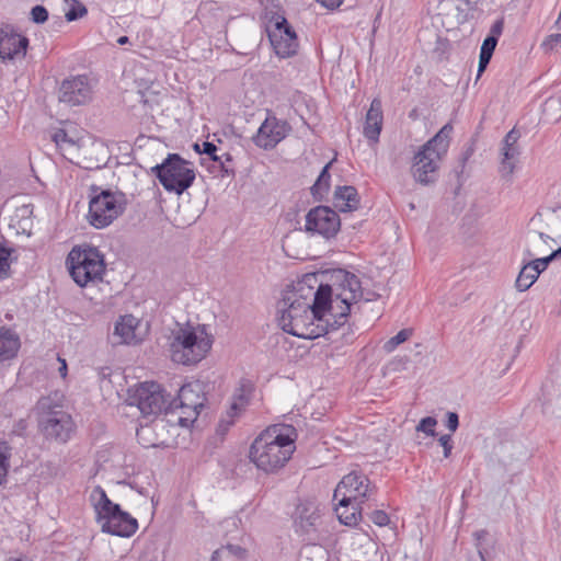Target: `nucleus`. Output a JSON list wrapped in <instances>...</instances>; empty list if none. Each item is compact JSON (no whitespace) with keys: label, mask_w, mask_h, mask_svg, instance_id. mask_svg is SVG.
<instances>
[{"label":"nucleus","mask_w":561,"mask_h":561,"mask_svg":"<svg viewBox=\"0 0 561 561\" xmlns=\"http://www.w3.org/2000/svg\"><path fill=\"white\" fill-rule=\"evenodd\" d=\"M127 43H129V37L128 36L124 35V36H121V37L117 38V44H119V45H125Z\"/></svg>","instance_id":"obj_53"},{"label":"nucleus","mask_w":561,"mask_h":561,"mask_svg":"<svg viewBox=\"0 0 561 561\" xmlns=\"http://www.w3.org/2000/svg\"><path fill=\"white\" fill-rule=\"evenodd\" d=\"M370 519L377 526H386L389 523V516L383 511H374L370 515Z\"/></svg>","instance_id":"obj_42"},{"label":"nucleus","mask_w":561,"mask_h":561,"mask_svg":"<svg viewBox=\"0 0 561 561\" xmlns=\"http://www.w3.org/2000/svg\"><path fill=\"white\" fill-rule=\"evenodd\" d=\"M330 165H331V163H328L327 165L323 167L316 183L311 187L312 195L316 198H322L323 194L327 193L329 190V182H330V178H331V175L329 173Z\"/></svg>","instance_id":"obj_30"},{"label":"nucleus","mask_w":561,"mask_h":561,"mask_svg":"<svg viewBox=\"0 0 561 561\" xmlns=\"http://www.w3.org/2000/svg\"><path fill=\"white\" fill-rule=\"evenodd\" d=\"M277 311L278 325L294 336L306 337L308 328L314 320L325 323V332L333 331L328 325L329 313L324 305H319L318 294L312 304L300 301L295 294H285Z\"/></svg>","instance_id":"obj_3"},{"label":"nucleus","mask_w":561,"mask_h":561,"mask_svg":"<svg viewBox=\"0 0 561 561\" xmlns=\"http://www.w3.org/2000/svg\"><path fill=\"white\" fill-rule=\"evenodd\" d=\"M376 488L369 479L358 471L344 476L334 490L333 500L341 506L346 504H363L375 493Z\"/></svg>","instance_id":"obj_11"},{"label":"nucleus","mask_w":561,"mask_h":561,"mask_svg":"<svg viewBox=\"0 0 561 561\" xmlns=\"http://www.w3.org/2000/svg\"><path fill=\"white\" fill-rule=\"evenodd\" d=\"M360 504H346V506H341L337 502L335 506V512L339 520L346 526L356 525L358 517L360 516Z\"/></svg>","instance_id":"obj_28"},{"label":"nucleus","mask_w":561,"mask_h":561,"mask_svg":"<svg viewBox=\"0 0 561 561\" xmlns=\"http://www.w3.org/2000/svg\"><path fill=\"white\" fill-rule=\"evenodd\" d=\"M504 23L503 20H497L493 23L490 28L488 36H494L497 41L503 32Z\"/></svg>","instance_id":"obj_45"},{"label":"nucleus","mask_w":561,"mask_h":561,"mask_svg":"<svg viewBox=\"0 0 561 561\" xmlns=\"http://www.w3.org/2000/svg\"><path fill=\"white\" fill-rule=\"evenodd\" d=\"M295 428L286 425H272L264 430L252 443L250 460L259 470L275 473L290 459L296 449Z\"/></svg>","instance_id":"obj_2"},{"label":"nucleus","mask_w":561,"mask_h":561,"mask_svg":"<svg viewBox=\"0 0 561 561\" xmlns=\"http://www.w3.org/2000/svg\"><path fill=\"white\" fill-rule=\"evenodd\" d=\"M453 126L445 124L440 130L424 144L414 154L412 174L416 182L422 185L434 183L437 178V170L443 157L447 153Z\"/></svg>","instance_id":"obj_6"},{"label":"nucleus","mask_w":561,"mask_h":561,"mask_svg":"<svg viewBox=\"0 0 561 561\" xmlns=\"http://www.w3.org/2000/svg\"><path fill=\"white\" fill-rule=\"evenodd\" d=\"M31 21L35 24H43L48 20L49 13L42 4H36L31 9Z\"/></svg>","instance_id":"obj_36"},{"label":"nucleus","mask_w":561,"mask_h":561,"mask_svg":"<svg viewBox=\"0 0 561 561\" xmlns=\"http://www.w3.org/2000/svg\"><path fill=\"white\" fill-rule=\"evenodd\" d=\"M89 500L103 533L128 538L137 531V519L113 503L100 485L91 491Z\"/></svg>","instance_id":"obj_5"},{"label":"nucleus","mask_w":561,"mask_h":561,"mask_svg":"<svg viewBox=\"0 0 561 561\" xmlns=\"http://www.w3.org/2000/svg\"><path fill=\"white\" fill-rule=\"evenodd\" d=\"M64 400L65 397L59 391H55L48 396L39 398L36 403L38 420L47 419L48 416H53L55 413H68L64 410Z\"/></svg>","instance_id":"obj_20"},{"label":"nucleus","mask_w":561,"mask_h":561,"mask_svg":"<svg viewBox=\"0 0 561 561\" xmlns=\"http://www.w3.org/2000/svg\"><path fill=\"white\" fill-rule=\"evenodd\" d=\"M293 102L294 103H297V104H304V105H307L309 100L307 99V95L302 94L301 92L299 91H296L294 96H293Z\"/></svg>","instance_id":"obj_49"},{"label":"nucleus","mask_w":561,"mask_h":561,"mask_svg":"<svg viewBox=\"0 0 561 561\" xmlns=\"http://www.w3.org/2000/svg\"><path fill=\"white\" fill-rule=\"evenodd\" d=\"M314 283H317L316 275L308 274L294 286L293 290L287 291L286 294H295L300 301H308L309 304H312L314 296L317 295V290H313Z\"/></svg>","instance_id":"obj_26"},{"label":"nucleus","mask_w":561,"mask_h":561,"mask_svg":"<svg viewBox=\"0 0 561 561\" xmlns=\"http://www.w3.org/2000/svg\"><path fill=\"white\" fill-rule=\"evenodd\" d=\"M171 393L157 382H144L128 391V404L139 409L144 416H157L164 412L171 415Z\"/></svg>","instance_id":"obj_9"},{"label":"nucleus","mask_w":561,"mask_h":561,"mask_svg":"<svg viewBox=\"0 0 561 561\" xmlns=\"http://www.w3.org/2000/svg\"><path fill=\"white\" fill-rule=\"evenodd\" d=\"M539 277L538 270H535L533 264H525L520 270L517 278H516V288L519 291H525L537 280Z\"/></svg>","instance_id":"obj_29"},{"label":"nucleus","mask_w":561,"mask_h":561,"mask_svg":"<svg viewBox=\"0 0 561 561\" xmlns=\"http://www.w3.org/2000/svg\"><path fill=\"white\" fill-rule=\"evenodd\" d=\"M440 446L444 448V457L448 458L450 456L451 449H453V439L451 435L445 434L442 435L438 439Z\"/></svg>","instance_id":"obj_43"},{"label":"nucleus","mask_w":561,"mask_h":561,"mask_svg":"<svg viewBox=\"0 0 561 561\" xmlns=\"http://www.w3.org/2000/svg\"><path fill=\"white\" fill-rule=\"evenodd\" d=\"M58 360L60 362V367H59V374L62 378H65L67 376V363L65 359L62 358H58Z\"/></svg>","instance_id":"obj_51"},{"label":"nucleus","mask_w":561,"mask_h":561,"mask_svg":"<svg viewBox=\"0 0 561 561\" xmlns=\"http://www.w3.org/2000/svg\"><path fill=\"white\" fill-rule=\"evenodd\" d=\"M224 554H225V549L219 548L213 552V554L210 557V561H221Z\"/></svg>","instance_id":"obj_50"},{"label":"nucleus","mask_w":561,"mask_h":561,"mask_svg":"<svg viewBox=\"0 0 561 561\" xmlns=\"http://www.w3.org/2000/svg\"><path fill=\"white\" fill-rule=\"evenodd\" d=\"M334 207L341 213L353 211L359 206V197L354 186H337L333 198Z\"/></svg>","instance_id":"obj_21"},{"label":"nucleus","mask_w":561,"mask_h":561,"mask_svg":"<svg viewBox=\"0 0 561 561\" xmlns=\"http://www.w3.org/2000/svg\"><path fill=\"white\" fill-rule=\"evenodd\" d=\"M11 249L0 242V279H5L11 275Z\"/></svg>","instance_id":"obj_33"},{"label":"nucleus","mask_w":561,"mask_h":561,"mask_svg":"<svg viewBox=\"0 0 561 561\" xmlns=\"http://www.w3.org/2000/svg\"><path fill=\"white\" fill-rule=\"evenodd\" d=\"M412 329H402L394 336L390 337L382 345L386 353H392L400 344L404 343L412 336Z\"/></svg>","instance_id":"obj_32"},{"label":"nucleus","mask_w":561,"mask_h":561,"mask_svg":"<svg viewBox=\"0 0 561 561\" xmlns=\"http://www.w3.org/2000/svg\"><path fill=\"white\" fill-rule=\"evenodd\" d=\"M248 403V397L244 394L243 389H241V393L236 396L231 405L230 410L227 413V417H224L220 420L218 424V432L220 434L226 433L229 427L233 424V416L241 412Z\"/></svg>","instance_id":"obj_27"},{"label":"nucleus","mask_w":561,"mask_h":561,"mask_svg":"<svg viewBox=\"0 0 561 561\" xmlns=\"http://www.w3.org/2000/svg\"><path fill=\"white\" fill-rule=\"evenodd\" d=\"M561 44V33H554L546 37L541 43V48L548 53L553 50L558 45Z\"/></svg>","instance_id":"obj_38"},{"label":"nucleus","mask_w":561,"mask_h":561,"mask_svg":"<svg viewBox=\"0 0 561 561\" xmlns=\"http://www.w3.org/2000/svg\"><path fill=\"white\" fill-rule=\"evenodd\" d=\"M437 424V421L435 417L426 416L423 417L420 423L416 426V431L423 432L426 435L435 436V426Z\"/></svg>","instance_id":"obj_37"},{"label":"nucleus","mask_w":561,"mask_h":561,"mask_svg":"<svg viewBox=\"0 0 561 561\" xmlns=\"http://www.w3.org/2000/svg\"><path fill=\"white\" fill-rule=\"evenodd\" d=\"M446 427L450 432H456L459 426V416L456 412H447L446 414Z\"/></svg>","instance_id":"obj_44"},{"label":"nucleus","mask_w":561,"mask_h":561,"mask_svg":"<svg viewBox=\"0 0 561 561\" xmlns=\"http://www.w3.org/2000/svg\"><path fill=\"white\" fill-rule=\"evenodd\" d=\"M20 346L19 335L10 328L0 327V364L14 358Z\"/></svg>","instance_id":"obj_22"},{"label":"nucleus","mask_w":561,"mask_h":561,"mask_svg":"<svg viewBox=\"0 0 561 561\" xmlns=\"http://www.w3.org/2000/svg\"><path fill=\"white\" fill-rule=\"evenodd\" d=\"M317 2L329 10H334L342 4L343 0H317Z\"/></svg>","instance_id":"obj_47"},{"label":"nucleus","mask_w":561,"mask_h":561,"mask_svg":"<svg viewBox=\"0 0 561 561\" xmlns=\"http://www.w3.org/2000/svg\"><path fill=\"white\" fill-rule=\"evenodd\" d=\"M51 139L56 142V145H59L60 142H71V140L68 138L66 130L64 129L56 130L53 134Z\"/></svg>","instance_id":"obj_46"},{"label":"nucleus","mask_w":561,"mask_h":561,"mask_svg":"<svg viewBox=\"0 0 561 561\" xmlns=\"http://www.w3.org/2000/svg\"><path fill=\"white\" fill-rule=\"evenodd\" d=\"M221 548L225 549V554L232 556L238 559H244L247 557V550L239 545L228 543Z\"/></svg>","instance_id":"obj_40"},{"label":"nucleus","mask_w":561,"mask_h":561,"mask_svg":"<svg viewBox=\"0 0 561 561\" xmlns=\"http://www.w3.org/2000/svg\"><path fill=\"white\" fill-rule=\"evenodd\" d=\"M538 237H539V238H540L545 243H546L548 240H551V238H550L548 234L543 233V232H539V233H538Z\"/></svg>","instance_id":"obj_54"},{"label":"nucleus","mask_w":561,"mask_h":561,"mask_svg":"<svg viewBox=\"0 0 561 561\" xmlns=\"http://www.w3.org/2000/svg\"><path fill=\"white\" fill-rule=\"evenodd\" d=\"M328 274L330 283L317 288L318 301L329 313L328 325L337 330L346 323L352 305L363 297L362 285L355 274L343 268Z\"/></svg>","instance_id":"obj_1"},{"label":"nucleus","mask_w":561,"mask_h":561,"mask_svg":"<svg viewBox=\"0 0 561 561\" xmlns=\"http://www.w3.org/2000/svg\"><path fill=\"white\" fill-rule=\"evenodd\" d=\"M561 256V247L552 252V257L557 259Z\"/></svg>","instance_id":"obj_56"},{"label":"nucleus","mask_w":561,"mask_h":561,"mask_svg":"<svg viewBox=\"0 0 561 561\" xmlns=\"http://www.w3.org/2000/svg\"><path fill=\"white\" fill-rule=\"evenodd\" d=\"M371 106L380 105V101L378 99H374L370 103Z\"/></svg>","instance_id":"obj_58"},{"label":"nucleus","mask_w":561,"mask_h":561,"mask_svg":"<svg viewBox=\"0 0 561 561\" xmlns=\"http://www.w3.org/2000/svg\"><path fill=\"white\" fill-rule=\"evenodd\" d=\"M519 137V130L514 127L503 139L501 160V172L503 175H511L514 172L515 163L520 154V150L517 145Z\"/></svg>","instance_id":"obj_19"},{"label":"nucleus","mask_w":561,"mask_h":561,"mask_svg":"<svg viewBox=\"0 0 561 561\" xmlns=\"http://www.w3.org/2000/svg\"><path fill=\"white\" fill-rule=\"evenodd\" d=\"M30 41L12 28H0V58L3 61L24 58Z\"/></svg>","instance_id":"obj_18"},{"label":"nucleus","mask_w":561,"mask_h":561,"mask_svg":"<svg viewBox=\"0 0 561 561\" xmlns=\"http://www.w3.org/2000/svg\"><path fill=\"white\" fill-rule=\"evenodd\" d=\"M176 397L170 398L172 403L171 416H174L178 409L181 410L176 416L180 426L188 428L197 419L198 410L204 407V399L193 388V385H183L176 391Z\"/></svg>","instance_id":"obj_12"},{"label":"nucleus","mask_w":561,"mask_h":561,"mask_svg":"<svg viewBox=\"0 0 561 561\" xmlns=\"http://www.w3.org/2000/svg\"><path fill=\"white\" fill-rule=\"evenodd\" d=\"M194 150L198 153H203V146L201 147L198 144L194 145Z\"/></svg>","instance_id":"obj_57"},{"label":"nucleus","mask_w":561,"mask_h":561,"mask_svg":"<svg viewBox=\"0 0 561 561\" xmlns=\"http://www.w3.org/2000/svg\"><path fill=\"white\" fill-rule=\"evenodd\" d=\"M38 427L48 440L66 444L76 432V423L69 413H55L38 420Z\"/></svg>","instance_id":"obj_15"},{"label":"nucleus","mask_w":561,"mask_h":561,"mask_svg":"<svg viewBox=\"0 0 561 561\" xmlns=\"http://www.w3.org/2000/svg\"><path fill=\"white\" fill-rule=\"evenodd\" d=\"M64 2L69 5L65 12L68 22L77 21L88 14L87 7L78 0H64Z\"/></svg>","instance_id":"obj_31"},{"label":"nucleus","mask_w":561,"mask_h":561,"mask_svg":"<svg viewBox=\"0 0 561 561\" xmlns=\"http://www.w3.org/2000/svg\"><path fill=\"white\" fill-rule=\"evenodd\" d=\"M203 146V153L207 154L213 161L219 162L224 167L222 158L225 157L226 161H231V156L229 153H224L222 156H217V146L213 142L205 141L202 144Z\"/></svg>","instance_id":"obj_35"},{"label":"nucleus","mask_w":561,"mask_h":561,"mask_svg":"<svg viewBox=\"0 0 561 561\" xmlns=\"http://www.w3.org/2000/svg\"><path fill=\"white\" fill-rule=\"evenodd\" d=\"M124 196L111 191H102L89 204L90 224L96 229L107 227L124 211Z\"/></svg>","instance_id":"obj_10"},{"label":"nucleus","mask_w":561,"mask_h":561,"mask_svg":"<svg viewBox=\"0 0 561 561\" xmlns=\"http://www.w3.org/2000/svg\"><path fill=\"white\" fill-rule=\"evenodd\" d=\"M92 90L85 76H77L62 81L59 89V102L70 105H84L91 101Z\"/></svg>","instance_id":"obj_17"},{"label":"nucleus","mask_w":561,"mask_h":561,"mask_svg":"<svg viewBox=\"0 0 561 561\" xmlns=\"http://www.w3.org/2000/svg\"><path fill=\"white\" fill-rule=\"evenodd\" d=\"M290 126L275 116L267 115L253 137L255 145L263 149H273L289 133Z\"/></svg>","instance_id":"obj_16"},{"label":"nucleus","mask_w":561,"mask_h":561,"mask_svg":"<svg viewBox=\"0 0 561 561\" xmlns=\"http://www.w3.org/2000/svg\"><path fill=\"white\" fill-rule=\"evenodd\" d=\"M268 38L278 57L288 58L297 54L298 37L285 16L276 18L274 28L268 31Z\"/></svg>","instance_id":"obj_14"},{"label":"nucleus","mask_w":561,"mask_h":561,"mask_svg":"<svg viewBox=\"0 0 561 561\" xmlns=\"http://www.w3.org/2000/svg\"><path fill=\"white\" fill-rule=\"evenodd\" d=\"M485 535H486L485 530H480V531L474 533V536L477 537V539H481Z\"/></svg>","instance_id":"obj_55"},{"label":"nucleus","mask_w":561,"mask_h":561,"mask_svg":"<svg viewBox=\"0 0 561 561\" xmlns=\"http://www.w3.org/2000/svg\"><path fill=\"white\" fill-rule=\"evenodd\" d=\"M72 279L81 287L101 280L105 273L103 254L93 247H76L66 260Z\"/></svg>","instance_id":"obj_7"},{"label":"nucleus","mask_w":561,"mask_h":561,"mask_svg":"<svg viewBox=\"0 0 561 561\" xmlns=\"http://www.w3.org/2000/svg\"><path fill=\"white\" fill-rule=\"evenodd\" d=\"M163 188L178 195L183 194L194 182L195 171L191 162L178 153H169L161 162L151 168Z\"/></svg>","instance_id":"obj_8"},{"label":"nucleus","mask_w":561,"mask_h":561,"mask_svg":"<svg viewBox=\"0 0 561 561\" xmlns=\"http://www.w3.org/2000/svg\"><path fill=\"white\" fill-rule=\"evenodd\" d=\"M214 343L205 324L179 325L169 339L171 359L176 364L195 365L206 357Z\"/></svg>","instance_id":"obj_4"},{"label":"nucleus","mask_w":561,"mask_h":561,"mask_svg":"<svg viewBox=\"0 0 561 561\" xmlns=\"http://www.w3.org/2000/svg\"><path fill=\"white\" fill-rule=\"evenodd\" d=\"M383 114L381 107H368L363 128L364 136L373 142L379 140L382 129Z\"/></svg>","instance_id":"obj_23"},{"label":"nucleus","mask_w":561,"mask_h":561,"mask_svg":"<svg viewBox=\"0 0 561 561\" xmlns=\"http://www.w3.org/2000/svg\"><path fill=\"white\" fill-rule=\"evenodd\" d=\"M491 58H492L491 56L480 54V56H479V67H478V73L479 75L486 69L488 65L490 64Z\"/></svg>","instance_id":"obj_48"},{"label":"nucleus","mask_w":561,"mask_h":561,"mask_svg":"<svg viewBox=\"0 0 561 561\" xmlns=\"http://www.w3.org/2000/svg\"><path fill=\"white\" fill-rule=\"evenodd\" d=\"M473 153V147L469 146L462 153V162L465 163Z\"/></svg>","instance_id":"obj_52"},{"label":"nucleus","mask_w":561,"mask_h":561,"mask_svg":"<svg viewBox=\"0 0 561 561\" xmlns=\"http://www.w3.org/2000/svg\"><path fill=\"white\" fill-rule=\"evenodd\" d=\"M136 319L133 316L122 317L119 321L115 323L113 337L114 343L117 344H131L136 343Z\"/></svg>","instance_id":"obj_24"},{"label":"nucleus","mask_w":561,"mask_h":561,"mask_svg":"<svg viewBox=\"0 0 561 561\" xmlns=\"http://www.w3.org/2000/svg\"><path fill=\"white\" fill-rule=\"evenodd\" d=\"M10 448L5 443H0V485L7 481L9 471Z\"/></svg>","instance_id":"obj_34"},{"label":"nucleus","mask_w":561,"mask_h":561,"mask_svg":"<svg viewBox=\"0 0 561 561\" xmlns=\"http://www.w3.org/2000/svg\"><path fill=\"white\" fill-rule=\"evenodd\" d=\"M341 227V220L335 210L328 206H317L306 215L305 230L325 239L335 237Z\"/></svg>","instance_id":"obj_13"},{"label":"nucleus","mask_w":561,"mask_h":561,"mask_svg":"<svg viewBox=\"0 0 561 561\" xmlns=\"http://www.w3.org/2000/svg\"><path fill=\"white\" fill-rule=\"evenodd\" d=\"M319 518L320 515L318 512L313 511L311 513H307V510H305L295 520L296 533L308 536V539H313V534L317 531Z\"/></svg>","instance_id":"obj_25"},{"label":"nucleus","mask_w":561,"mask_h":561,"mask_svg":"<svg viewBox=\"0 0 561 561\" xmlns=\"http://www.w3.org/2000/svg\"><path fill=\"white\" fill-rule=\"evenodd\" d=\"M553 260L556 259L552 257L551 253L548 256L536 259L529 262V264H533V266H535V270H538V274L540 275V273L543 272L548 267L549 263L552 262Z\"/></svg>","instance_id":"obj_41"},{"label":"nucleus","mask_w":561,"mask_h":561,"mask_svg":"<svg viewBox=\"0 0 561 561\" xmlns=\"http://www.w3.org/2000/svg\"><path fill=\"white\" fill-rule=\"evenodd\" d=\"M479 556H480L481 560L484 561L483 552L480 549H479Z\"/></svg>","instance_id":"obj_59"},{"label":"nucleus","mask_w":561,"mask_h":561,"mask_svg":"<svg viewBox=\"0 0 561 561\" xmlns=\"http://www.w3.org/2000/svg\"><path fill=\"white\" fill-rule=\"evenodd\" d=\"M499 41L494 36H486L481 45L480 54L493 56Z\"/></svg>","instance_id":"obj_39"}]
</instances>
